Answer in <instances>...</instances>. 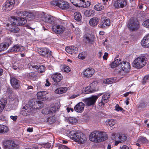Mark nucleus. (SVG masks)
<instances>
[{
	"instance_id": "338daca9",
	"label": "nucleus",
	"mask_w": 149,
	"mask_h": 149,
	"mask_svg": "<svg viewBox=\"0 0 149 149\" xmlns=\"http://www.w3.org/2000/svg\"><path fill=\"white\" fill-rule=\"evenodd\" d=\"M106 103V102H105L102 101V100L99 103V106L102 107L104 106V104Z\"/></svg>"
},
{
	"instance_id": "e2e57ef3",
	"label": "nucleus",
	"mask_w": 149,
	"mask_h": 149,
	"mask_svg": "<svg viewBox=\"0 0 149 149\" xmlns=\"http://www.w3.org/2000/svg\"><path fill=\"white\" fill-rule=\"evenodd\" d=\"M73 1L72 2V3L73 5H74V6H77V7H79V6H80V4H79V3L78 2H77V1H75L74 0H72Z\"/></svg>"
},
{
	"instance_id": "0e129e2a",
	"label": "nucleus",
	"mask_w": 149,
	"mask_h": 149,
	"mask_svg": "<svg viewBox=\"0 0 149 149\" xmlns=\"http://www.w3.org/2000/svg\"><path fill=\"white\" fill-rule=\"evenodd\" d=\"M29 12H28L26 11H24L23 12V17H24L25 18H26L28 16V14H29Z\"/></svg>"
},
{
	"instance_id": "79ce46f5",
	"label": "nucleus",
	"mask_w": 149,
	"mask_h": 149,
	"mask_svg": "<svg viewBox=\"0 0 149 149\" xmlns=\"http://www.w3.org/2000/svg\"><path fill=\"white\" fill-rule=\"evenodd\" d=\"M94 9L97 11H100L103 9L104 7L100 3L97 4L94 6Z\"/></svg>"
},
{
	"instance_id": "9d476101",
	"label": "nucleus",
	"mask_w": 149,
	"mask_h": 149,
	"mask_svg": "<svg viewBox=\"0 0 149 149\" xmlns=\"http://www.w3.org/2000/svg\"><path fill=\"white\" fill-rule=\"evenodd\" d=\"M95 72V70L92 68H89L84 70L83 72L84 77L89 78L92 77Z\"/></svg>"
},
{
	"instance_id": "1a4fd4ad",
	"label": "nucleus",
	"mask_w": 149,
	"mask_h": 149,
	"mask_svg": "<svg viewBox=\"0 0 149 149\" xmlns=\"http://www.w3.org/2000/svg\"><path fill=\"white\" fill-rule=\"evenodd\" d=\"M39 53L42 56L48 57L51 55V52L47 48H41L38 50Z\"/></svg>"
},
{
	"instance_id": "9b49d317",
	"label": "nucleus",
	"mask_w": 149,
	"mask_h": 149,
	"mask_svg": "<svg viewBox=\"0 0 149 149\" xmlns=\"http://www.w3.org/2000/svg\"><path fill=\"white\" fill-rule=\"evenodd\" d=\"M97 98V96H93L91 97L84 99V101L87 106H89L93 105Z\"/></svg>"
},
{
	"instance_id": "39448f33",
	"label": "nucleus",
	"mask_w": 149,
	"mask_h": 149,
	"mask_svg": "<svg viewBox=\"0 0 149 149\" xmlns=\"http://www.w3.org/2000/svg\"><path fill=\"white\" fill-rule=\"evenodd\" d=\"M127 27L132 31H136L140 28V24L137 20L131 19L128 22Z\"/></svg>"
},
{
	"instance_id": "2f4dec72",
	"label": "nucleus",
	"mask_w": 149,
	"mask_h": 149,
	"mask_svg": "<svg viewBox=\"0 0 149 149\" xmlns=\"http://www.w3.org/2000/svg\"><path fill=\"white\" fill-rule=\"evenodd\" d=\"M27 77L32 80H35L37 79V74L34 72H31L28 74Z\"/></svg>"
},
{
	"instance_id": "412c9836",
	"label": "nucleus",
	"mask_w": 149,
	"mask_h": 149,
	"mask_svg": "<svg viewBox=\"0 0 149 149\" xmlns=\"http://www.w3.org/2000/svg\"><path fill=\"white\" fill-rule=\"evenodd\" d=\"M10 82L12 86L15 89L19 88L20 86L19 80L14 77H12L11 78Z\"/></svg>"
},
{
	"instance_id": "774afa93",
	"label": "nucleus",
	"mask_w": 149,
	"mask_h": 149,
	"mask_svg": "<svg viewBox=\"0 0 149 149\" xmlns=\"http://www.w3.org/2000/svg\"><path fill=\"white\" fill-rule=\"evenodd\" d=\"M11 119L13 120L14 121H15L17 118V117L16 116H10Z\"/></svg>"
},
{
	"instance_id": "72a5a7b5",
	"label": "nucleus",
	"mask_w": 149,
	"mask_h": 149,
	"mask_svg": "<svg viewBox=\"0 0 149 149\" xmlns=\"http://www.w3.org/2000/svg\"><path fill=\"white\" fill-rule=\"evenodd\" d=\"M116 80V78H110L104 79L103 83L108 84H111L114 82Z\"/></svg>"
},
{
	"instance_id": "c85d7f7f",
	"label": "nucleus",
	"mask_w": 149,
	"mask_h": 149,
	"mask_svg": "<svg viewBox=\"0 0 149 149\" xmlns=\"http://www.w3.org/2000/svg\"><path fill=\"white\" fill-rule=\"evenodd\" d=\"M57 104H52L51 105L50 110L48 111V114L52 115L58 109Z\"/></svg>"
},
{
	"instance_id": "20e7f679",
	"label": "nucleus",
	"mask_w": 149,
	"mask_h": 149,
	"mask_svg": "<svg viewBox=\"0 0 149 149\" xmlns=\"http://www.w3.org/2000/svg\"><path fill=\"white\" fill-rule=\"evenodd\" d=\"M111 135L113 140L116 141L115 142V144L116 146H117L119 143L125 141L127 139V136L125 134L121 133L116 134L113 133Z\"/></svg>"
},
{
	"instance_id": "5701e85b",
	"label": "nucleus",
	"mask_w": 149,
	"mask_h": 149,
	"mask_svg": "<svg viewBox=\"0 0 149 149\" xmlns=\"http://www.w3.org/2000/svg\"><path fill=\"white\" fill-rule=\"evenodd\" d=\"M47 94V92L46 91H42L38 92L37 93V95L38 99L43 101L46 100L47 98L46 95Z\"/></svg>"
},
{
	"instance_id": "423d86ee",
	"label": "nucleus",
	"mask_w": 149,
	"mask_h": 149,
	"mask_svg": "<svg viewBox=\"0 0 149 149\" xmlns=\"http://www.w3.org/2000/svg\"><path fill=\"white\" fill-rule=\"evenodd\" d=\"M51 3L52 5L58 6L62 10H66L69 7V4L63 0L53 1L51 2Z\"/></svg>"
},
{
	"instance_id": "de8ad7c7",
	"label": "nucleus",
	"mask_w": 149,
	"mask_h": 149,
	"mask_svg": "<svg viewBox=\"0 0 149 149\" xmlns=\"http://www.w3.org/2000/svg\"><path fill=\"white\" fill-rule=\"evenodd\" d=\"M45 70V67L43 65H39V67L38 70V72H39L40 73H42L44 72Z\"/></svg>"
},
{
	"instance_id": "6e6d98bb",
	"label": "nucleus",
	"mask_w": 149,
	"mask_h": 149,
	"mask_svg": "<svg viewBox=\"0 0 149 149\" xmlns=\"http://www.w3.org/2000/svg\"><path fill=\"white\" fill-rule=\"evenodd\" d=\"M9 45H11L13 43V39L11 37H8L7 39L6 42Z\"/></svg>"
},
{
	"instance_id": "3c124183",
	"label": "nucleus",
	"mask_w": 149,
	"mask_h": 149,
	"mask_svg": "<svg viewBox=\"0 0 149 149\" xmlns=\"http://www.w3.org/2000/svg\"><path fill=\"white\" fill-rule=\"evenodd\" d=\"M55 120L54 117L52 116L51 117H50L47 118V121L50 124H52L54 123L55 122Z\"/></svg>"
},
{
	"instance_id": "f3484780",
	"label": "nucleus",
	"mask_w": 149,
	"mask_h": 149,
	"mask_svg": "<svg viewBox=\"0 0 149 149\" xmlns=\"http://www.w3.org/2000/svg\"><path fill=\"white\" fill-rule=\"evenodd\" d=\"M110 25V20L108 18L105 17L103 18L100 24V27L101 28H104Z\"/></svg>"
},
{
	"instance_id": "a878e982",
	"label": "nucleus",
	"mask_w": 149,
	"mask_h": 149,
	"mask_svg": "<svg viewBox=\"0 0 149 149\" xmlns=\"http://www.w3.org/2000/svg\"><path fill=\"white\" fill-rule=\"evenodd\" d=\"M100 19L96 17H94L91 18L89 22L90 25L92 26H95L97 24Z\"/></svg>"
},
{
	"instance_id": "c756f323",
	"label": "nucleus",
	"mask_w": 149,
	"mask_h": 149,
	"mask_svg": "<svg viewBox=\"0 0 149 149\" xmlns=\"http://www.w3.org/2000/svg\"><path fill=\"white\" fill-rule=\"evenodd\" d=\"M19 17H13L10 19V21L11 24H13V25H19Z\"/></svg>"
},
{
	"instance_id": "473e14b6",
	"label": "nucleus",
	"mask_w": 149,
	"mask_h": 149,
	"mask_svg": "<svg viewBox=\"0 0 149 149\" xmlns=\"http://www.w3.org/2000/svg\"><path fill=\"white\" fill-rule=\"evenodd\" d=\"M8 129L6 126L0 125V133L5 134L8 132Z\"/></svg>"
},
{
	"instance_id": "aec40b11",
	"label": "nucleus",
	"mask_w": 149,
	"mask_h": 149,
	"mask_svg": "<svg viewBox=\"0 0 149 149\" xmlns=\"http://www.w3.org/2000/svg\"><path fill=\"white\" fill-rule=\"evenodd\" d=\"M53 80L55 82H59L62 79V75L59 72H56L52 76Z\"/></svg>"
},
{
	"instance_id": "4468645a",
	"label": "nucleus",
	"mask_w": 149,
	"mask_h": 149,
	"mask_svg": "<svg viewBox=\"0 0 149 149\" xmlns=\"http://www.w3.org/2000/svg\"><path fill=\"white\" fill-rule=\"evenodd\" d=\"M119 68L120 69V70H122L124 71L127 72L130 69V66L128 62H123L122 63L120 64L119 65Z\"/></svg>"
},
{
	"instance_id": "4be33fe9",
	"label": "nucleus",
	"mask_w": 149,
	"mask_h": 149,
	"mask_svg": "<svg viewBox=\"0 0 149 149\" xmlns=\"http://www.w3.org/2000/svg\"><path fill=\"white\" fill-rule=\"evenodd\" d=\"M65 49L67 52L70 54H72L73 53H76L78 52V48L73 46L67 47Z\"/></svg>"
},
{
	"instance_id": "6e6552de",
	"label": "nucleus",
	"mask_w": 149,
	"mask_h": 149,
	"mask_svg": "<svg viewBox=\"0 0 149 149\" xmlns=\"http://www.w3.org/2000/svg\"><path fill=\"white\" fill-rule=\"evenodd\" d=\"M15 3L14 0H7L3 4L2 9L5 11H7L11 10L14 7Z\"/></svg>"
},
{
	"instance_id": "6ab92c4d",
	"label": "nucleus",
	"mask_w": 149,
	"mask_h": 149,
	"mask_svg": "<svg viewBox=\"0 0 149 149\" xmlns=\"http://www.w3.org/2000/svg\"><path fill=\"white\" fill-rule=\"evenodd\" d=\"M127 4L125 0H121L119 1H116L113 4L114 6L116 8H123Z\"/></svg>"
},
{
	"instance_id": "49530a36",
	"label": "nucleus",
	"mask_w": 149,
	"mask_h": 149,
	"mask_svg": "<svg viewBox=\"0 0 149 149\" xmlns=\"http://www.w3.org/2000/svg\"><path fill=\"white\" fill-rule=\"evenodd\" d=\"M90 5V2L88 1H85L84 2V5H82L79 6V7H83V8H87L89 7Z\"/></svg>"
},
{
	"instance_id": "37998d69",
	"label": "nucleus",
	"mask_w": 149,
	"mask_h": 149,
	"mask_svg": "<svg viewBox=\"0 0 149 149\" xmlns=\"http://www.w3.org/2000/svg\"><path fill=\"white\" fill-rule=\"evenodd\" d=\"M19 25H24L27 22V19L24 18H19Z\"/></svg>"
},
{
	"instance_id": "13d9d810",
	"label": "nucleus",
	"mask_w": 149,
	"mask_h": 149,
	"mask_svg": "<svg viewBox=\"0 0 149 149\" xmlns=\"http://www.w3.org/2000/svg\"><path fill=\"white\" fill-rule=\"evenodd\" d=\"M97 85V83L95 81H94L91 83L90 85L89 86H91V87L92 88H94V90L95 91V87Z\"/></svg>"
},
{
	"instance_id": "7c9ffc66",
	"label": "nucleus",
	"mask_w": 149,
	"mask_h": 149,
	"mask_svg": "<svg viewBox=\"0 0 149 149\" xmlns=\"http://www.w3.org/2000/svg\"><path fill=\"white\" fill-rule=\"evenodd\" d=\"M67 90V87L60 88L57 89L55 91V93L59 94H61L65 93Z\"/></svg>"
},
{
	"instance_id": "7ed1b4c3",
	"label": "nucleus",
	"mask_w": 149,
	"mask_h": 149,
	"mask_svg": "<svg viewBox=\"0 0 149 149\" xmlns=\"http://www.w3.org/2000/svg\"><path fill=\"white\" fill-rule=\"evenodd\" d=\"M147 61V58L145 56H139L133 61L132 65L135 68H141L146 64Z\"/></svg>"
},
{
	"instance_id": "a18cd8bd",
	"label": "nucleus",
	"mask_w": 149,
	"mask_h": 149,
	"mask_svg": "<svg viewBox=\"0 0 149 149\" xmlns=\"http://www.w3.org/2000/svg\"><path fill=\"white\" fill-rule=\"evenodd\" d=\"M68 120L71 123L73 124L77 122V120L75 118L70 117L68 118Z\"/></svg>"
},
{
	"instance_id": "f8f14e48",
	"label": "nucleus",
	"mask_w": 149,
	"mask_h": 149,
	"mask_svg": "<svg viewBox=\"0 0 149 149\" xmlns=\"http://www.w3.org/2000/svg\"><path fill=\"white\" fill-rule=\"evenodd\" d=\"M52 29L55 33L60 34L63 32L65 28L61 25H54L52 26Z\"/></svg>"
},
{
	"instance_id": "393cba45",
	"label": "nucleus",
	"mask_w": 149,
	"mask_h": 149,
	"mask_svg": "<svg viewBox=\"0 0 149 149\" xmlns=\"http://www.w3.org/2000/svg\"><path fill=\"white\" fill-rule=\"evenodd\" d=\"M84 38L89 43L92 44L94 42L95 37L93 35L87 34L84 35Z\"/></svg>"
},
{
	"instance_id": "f03ea898",
	"label": "nucleus",
	"mask_w": 149,
	"mask_h": 149,
	"mask_svg": "<svg viewBox=\"0 0 149 149\" xmlns=\"http://www.w3.org/2000/svg\"><path fill=\"white\" fill-rule=\"evenodd\" d=\"M68 136L79 144L85 143L87 138L85 135L81 132H77L75 131H70L68 134Z\"/></svg>"
},
{
	"instance_id": "a211bd4d",
	"label": "nucleus",
	"mask_w": 149,
	"mask_h": 149,
	"mask_svg": "<svg viewBox=\"0 0 149 149\" xmlns=\"http://www.w3.org/2000/svg\"><path fill=\"white\" fill-rule=\"evenodd\" d=\"M85 107L84 103L82 102H80L74 107V110L77 112L81 113L84 111Z\"/></svg>"
},
{
	"instance_id": "052dcab7",
	"label": "nucleus",
	"mask_w": 149,
	"mask_h": 149,
	"mask_svg": "<svg viewBox=\"0 0 149 149\" xmlns=\"http://www.w3.org/2000/svg\"><path fill=\"white\" fill-rule=\"evenodd\" d=\"M23 12L21 11H18L16 12V13L18 16L22 17L23 16Z\"/></svg>"
},
{
	"instance_id": "ea45409f",
	"label": "nucleus",
	"mask_w": 149,
	"mask_h": 149,
	"mask_svg": "<svg viewBox=\"0 0 149 149\" xmlns=\"http://www.w3.org/2000/svg\"><path fill=\"white\" fill-rule=\"evenodd\" d=\"M110 97V95L109 93H106L102 97V100L105 102H107L108 99Z\"/></svg>"
},
{
	"instance_id": "dca6fc26",
	"label": "nucleus",
	"mask_w": 149,
	"mask_h": 149,
	"mask_svg": "<svg viewBox=\"0 0 149 149\" xmlns=\"http://www.w3.org/2000/svg\"><path fill=\"white\" fill-rule=\"evenodd\" d=\"M6 25V29L11 32L17 33L19 31V29L16 26L9 24H7Z\"/></svg>"
},
{
	"instance_id": "c03bdc74",
	"label": "nucleus",
	"mask_w": 149,
	"mask_h": 149,
	"mask_svg": "<svg viewBox=\"0 0 149 149\" xmlns=\"http://www.w3.org/2000/svg\"><path fill=\"white\" fill-rule=\"evenodd\" d=\"M139 141L143 143H148V141L146 138L143 136H140L139 138Z\"/></svg>"
},
{
	"instance_id": "603ef678",
	"label": "nucleus",
	"mask_w": 149,
	"mask_h": 149,
	"mask_svg": "<svg viewBox=\"0 0 149 149\" xmlns=\"http://www.w3.org/2000/svg\"><path fill=\"white\" fill-rule=\"evenodd\" d=\"M142 24L144 27L149 28V19L143 22Z\"/></svg>"
},
{
	"instance_id": "bb28decb",
	"label": "nucleus",
	"mask_w": 149,
	"mask_h": 149,
	"mask_svg": "<svg viewBox=\"0 0 149 149\" xmlns=\"http://www.w3.org/2000/svg\"><path fill=\"white\" fill-rule=\"evenodd\" d=\"M7 104L6 98H3L0 101V113L2 112Z\"/></svg>"
},
{
	"instance_id": "69168bd1",
	"label": "nucleus",
	"mask_w": 149,
	"mask_h": 149,
	"mask_svg": "<svg viewBox=\"0 0 149 149\" xmlns=\"http://www.w3.org/2000/svg\"><path fill=\"white\" fill-rule=\"evenodd\" d=\"M75 1H78L80 2V3H79V4L80 5H84V0H74Z\"/></svg>"
},
{
	"instance_id": "bf43d9fd",
	"label": "nucleus",
	"mask_w": 149,
	"mask_h": 149,
	"mask_svg": "<svg viewBox=\"0 0 149 149\" xmlns=\"http://www.w3.org/2000/svg\"><path fill=\"white\" fill-rule=\"evenodd\" d=\"M116 110L117 111H123V110H123V109L121 107H120L118 104H117L116 106Z\"/></svg>"
},
{
	"instance_id": "4c0bfd02",
	"label": "nucleus",
	"mask_w": 149,
	"mask_h": 149,
	"mask_svg": "<svg viewBox=\"0 0 149 149\" xmlns=\"http://www.w3.org/2000/svg\"><path fill=\"white\" fill-rule=\"evenodd\" d=\"M94 11L93 10H86L84 12V15L87 17H89L93 14Z\"/></svg>"
},
{
	"instance_id": "a19ab883",
	"label": "nucleus",
	"mask_w": 149,
	"mask_h": 149,
	"mask_svg": "<svg viewBox=\"0 0 149 149\" xmlns=\"http://www.w3.org/2000/svg\"><path fill=\"white\" fill-rule=\"evenodd\" d=\"M87 55V53L86 52H83L79 54L78 57L79 58L83 60L85 58Z\"/></svg>"
},
{
	"instance_id": "cd10ccee",
	"label": "nucleus",
	"mask_w": 149,
	"mask_h": 149,
	"mask_svg": "<svg viewBox=\"0 0 149 149\" xmlns=\"http://www.w3.org/2000/svg\"><path fill=\"white\" fill-rule=\"evenodd\" d=\"M35 107L28 104L25 105L23 108L22 109H25L27 111L30 115L32 114L34 111Z\"/></svg>"
},
{
	"instance_id": "58836bf2",
	"label": "nucleus",
	"mask_w": 149,
	"mask_h": 149,
	"mask_svg": "<svg viewBox=\"0 0 149 149\" xmlns=\"http://www.w3.org/2000/svg\"><path fill=\"white\" fill-rule=\"evenodd\" d=\"M9 45L6 42L4 43V44H0V51H4L7 49L9 47Z\"/></svg>"
},
{
	"instance_id": "f704fd0d",
	"label": "nucleus",
	"mask_w": 149,
	"mask_h": 149,
	"mask_svg": "<svg viewBox=\"0 0 149 149\" xmlns=\"http://www.w3.org/2000/svg\"><path fill=\"white\" fill-rule=\"evenodd\" d=\"M106 124L108 126L112 127L115 124H116V122L115 120L113 119L108 120L106 122Z\"/></svg>"
},
{
	"instance_id": "e433bc0d",
	"label": "nucleus",
	"mask_w": 149,
	"mask_h": 149,
	"mask_svg": "<svg viewBox=\"0 0 149 149\" xmlns=\"http://www.w3.org/2000/svg\"><path fill=\"white\" fill-rule=\"evenodd\" d=\"M94 88H92L89 86L86 87L85 90V93L86 94H88L93 93L94 92Z\"/></svg>"
},
{
	"instance_id": "ddd939ff",
	"label": "nucleus",
	"mask_w": 149,
	"mask_h": 149,
	"mask_svg": "<svg viewBox=\"0 0 149 149\" xmlns=\"http://www.w3.org/2000/svg\"><path fill=\"white\" fill-rule=\"evenodd\" d=\"M42 19L45 22L49 23L52 25L55 24L54 18L49 15H44L42 17Z\"/></svg>"
},
{
	"instance_id": "2eb2a0df",
	"label": "nucleus",
	"mask_w": 149,
	"mask_h": 149,
	"mask_svg": "<svg viewBox=\"0 0 149 149\" xmlns=\"http://www.w3.org/2000/svg\"><path fill=\"white\" fill-rule=\"evenodd\" d=\"M24 50V47L18 44L15 45L8 50L10 52H22Z\"/></svg>"
},
{
	"instance_id": "b1692460",
	"label": "nucleus",
	"mask_w": 149,
	"mask_h": 149,
	"mask_svg": "<svg viewBox=\"0 0 149 149\" xmlns=\"http://www.w3.org/2000/svg\"><path fill=\"white\" fill-rule=\"evenodd\" d=\"M141 45L144 47H149V34L143 38L141 41Z\"/></svg>"
},
{
	"instance_id": "8fccbe9b",
	"label": "nucleus",
	"mask_w": 149,
	"mask_h": 149,
	"mask_svg": "<svg viewBox=\"0 0 149 149\" xmlns=\"http://www.w3.org/2000/svg\"><path fill=\"white\" fill-rule=\"evenodd\" d=\"M121 60L120 59H117L115 60L112 63V65L113 64H116L115 65L119 67V65L120 64L122 63V62H121Z\"/></svg>"
},
{
	"instance_id": "864d4df0",
	"label": "nucleus",
	"mask_w": 149,
	"mask_h": 149,
	"mask_svg": "<svg viewBox=\"0 0 149 149\" xmlns=\"http://www.w3.org/2000/svg\"><path fill=\"white\" fill-rule=\"evenodd\" d=\"M148 105V104L144 101H141L139 105V106L141 107H145Z\"/></svg>"
},
{
	"instance_id": "09e8293b",
	"label": "nucleus",
	"mask_w": 149,
	"mask_h": 149,
	"mask_svg": "<svg viewBox=\"0 0 149 149\" xmlns=\"http://www.w3.org/2000/svg\"><path fill=\"white\" fill-rule=\"evenodd\" d=\"M35 18V15L33 13H29L28 16L26 17L29 20H31L32 19H34Z\"/></svg>"
},
{
	"instance_id": "f257e3e1",
	"label": "nucleus",
	"mask_w": 149,
	"mask_h": 149,
	"mask_svg": "<svg viewBox=\"0 0 149 149\" xmlns=\"http://www.w3.org/2000/svg\"><path fill=\"white\" fill-rule=\"evenodd\" d=\"M89 140L94 142L98 143L106 140L108 139L107 134L100 131H94L90 135Z\"/></svg>"
},
{
	"instance_id": "0eeeda50",
	"label": "nucleus",
	"mask_w": 149,
	"mask_h": 149,
	"mask_svg": "<svg viewBox=\"0 0 149 149\" xmlns=\"http://www.w3.org/2000/svg\"><path fill=\"white\" fill-rule=\"evenodd\" d=\"M3 145L6 149H17L19 148L18 145L11 140L6 141L4 142Z\"/></svg>"
},
{
	"instance_id": "4d7b16f0",
	"label": "nucleus",
	"mask_w": 149,
	"mask_h": 149,
	"mask_svg": "<svg viewBox=\"0 0 149 149\" xmlns=\"http://www.w3.org/2000/svg\"><path fill=\"white\" fill-rule=\"evenodd\" d=\"M21 114L24 116H27L30 115L27 111L25 109H23L21 111Z\"/></svg>"
},
{
	"instance_id": "680f3d73",
	"label": "nucleus",
	"mask_w": 149,
	"mask_h": 149,
	"mask_svg": "<svg viewBox=\"0 0 149 149\" xmlns=\"http://www.w3.org/2000/svg\"><path fill=\"white\" fill-rule=\"evenodd\" d=\"M64 71L67 72H68L70 71V68L68 66L65 67L64 68Z\"/></svg>"
},
{
	"instance_id": "5fc2aeb1",
	"label": "nucleus",
	"mask_w": 149,
	"mask_h": 149,
	"mask_svg": "<svg viewBox=\"0 0 149 149\" xmlns=\"http://www.w3.org/2000/svg\"><path fill=\"white\" fill-rule=\"evenodd\" d=\"M149 80V75H147L145 76L143 79V84H145L146 82Z\"/></svg>"
},
{
	"instance_id": "c9c22d12",
	"label": "nucleus",
	"mask_w": 149,
	"mask_h": 149,
	"mask_svg": "<svg viewBox=\"0 0 149 149\" xmlns=\"http://www.w3.org/2000/svg\"><path fill=\"white\" fill-rule=\"evenodd\" d=\"M74 18L76 21H79L81 19V16L80 13L76 12L74 14Z\"/></svg>"
}]
</instances>
